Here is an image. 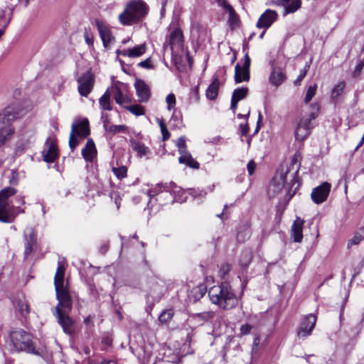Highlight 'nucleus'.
<instances>
[{
  "mask_svg": "<svg viewBox=\"0 0 364 364\" xmlns=\"http://www.w3.org/2000/svg\"><path fill=\"white\" fill-rule=\"evenodd\" d=\"M364 240V227L358 228L353 234V236L348 240L347 247L350 248L353 245H358Z\"/></svg>",
  "mask_w": 364,
  "mask_h": 364,
  "instance_id": "obj_31",
  "label": "nucleus"
},
{
  "mask_svg": "<svg viewBox=\"0 0 364 364\" xmlns=\"http://www.w3.org/2000/svg\"><path fill=\"white\" fill-rule=\"evenodd\" d=\"M216 1L219 6L228 10L229 12L232 13L233 11L232 7L228 4L227 0H216Z\"/></svg>",
  "mask_w": 364,
  "mask_h": 364,
  "instance_id": "obj_49",
  "label": "nucleus"
},
{
  "mask_svg": "<svg viewBox=\"0 0 364 364\" xmlns=\"http://www.w3.org/2000/svg\"><path fill=\"white\" fill-rule=\"evenodd\" d=\"M251 329H252V326H250V324L247 323V324L242 325L240 327V334L241 335H247L250 333Z\"/></svg>",
  "mask_w": 364,
  "mask_h": 364,
  "instance_id": "obj_51",
  "label": "nucleus"
},
{
  "mask_svg": "<svg viewBox=\"0 0 364 364\" xmlns=\"http://www.w3.org/2000/svg\"><path fill=\"white\" fill-rule=\"evenodd\" d=\"M192 36L197 41H203L206 35V29L203 25L198 21H193L191 27Z\"/></svg>",
  "mask_w": 364,
  "mask_h": 364,
  "instance_id": "obj_25",
  "label": "nucleus"
},
{
  "mask_svg": "<svg viewBox=\"0 0 364 364\" xmlns=\"http://www.w3.org/2000/svg\"><path fill=\"white\" fill-rule=\"evenodd\" d=\"M112 171L118 178L122 179L127 176V168L126 166H122L118 168H113Z\"/></svg>",
  "mask_w": 364,
  "mask_h": 364,
  "instance_id": "obj_43",
  "label": "nucleus"
},
{
  "mask_svg": "<svg viewBox=\"0 0 364 364\" xmlns=\"http://www.w3.org/2000/svg\"><path fill=\"white\" fill-rule=\"evenodd\" d=\"M20 203H22V204H23V203H24V200H23V198H21V199L20 200Z\"/></svg>",
  "mask_w": 364,
  "mask_h": 364,
  "instance_id": "obj_64",
  "label": "nucleus"
},
{
  "mask_svg": "<svg viewBox=\"0 0 364 364\" xmlns=\"http://www.w3.org/2000/svg\"><path fill=\"white\" fill-rule=\"evenodd\" d=\"M25 250L24 255L28 257L36 245V235L32 228H27L24 231Z\"/></svg>",
  "mask_w": 364,
  "mask_h": 364,
  "instance_id": "obj_15",
  "label": "nucleus"
},
{
  "mask_svg": "<svg viewBox=\"0 0 364 364\" xmlns=\"http://www.w3.org/2000/svg\"><path fill=\"white\" fill-rule=\"evenodd\" d=\"M296 172L297 171H296L295 172H294L292 174H291L290 177L291 178V181H295V176L296 174Z\"/></svg>",
  "mask_w": 364,
  "mask_h": 364,
  "instance_id": "obj_59",
  "label": "nucleus"
},
{
  "mask_svg": "<svg viewBox=\"0 0 364 364\" xmlns=\"http://www.w3.org/2000/svg\"><path fill=\"white\" fill-rule=\"evenodd\" d=\"M112 93L109 88H108L104 95L100 98L99 100V104L100 107L103 110H112V107L110 104V97H111Z\"/></svg>",
  "mask_w": 364,
  "mask_h": 364,
  "instance_id": "obj_32",
  "label": "nucleus"
},
{
  "mask_svg": "<svg viewBox=\"0 0 364 364\" xmlns=\"http://www.w3.org/2000/svg\"><path fill=\"white\" fill-rule=\"evenodd\" d=\"M97 26L100 34V37L103 41L104 46L105 47L108 46L112 41V36L109 30L107 28V26L99 21L97 22Z\"/></svg>",
  "mask_w": 364,
  "mask_h": 364,
  "instance_id": "obj_28",
  "label": "nucleus"
},
{
  "mask_svg": "<svg viewBox=\"0 0 364 364\" xmlns=\"http://www.w3.org/2000/svg\"><path fill=\"white\" fill-rule=\"evenodd\" d=\"M146 50V43L134 46L132 48L118 50L117 55L127 56L129 58H139L142 55Z\"/></svg>",
  "mask_w": 364,
  "mask_h": 364,
  "instance_id": "obj_19",
  "label": "nucleus"
},
{
  "mask_svg": "<svg viewBox=\"0 0 364 364\" xmlns=\"http://www.w3.org/2000/svg\"><path fill=\"white\" fill-rule=\"evenodd\" d=\"M307 68H309V66L306 65L304 69L301 70L299 75L298 76V77L294 82V85L297 86V85H300L301 80L304 79V77L306 75Z\"/></svg>",
  "mask_w": 364,
  "mask_h": 364,
  "instance_id": "obj_48",
  "label": "nucleus"
},
{
  "mask_svg": "<svg viewBox=\"0 0 364 364\" xmlns=\"http://www.w3.org/2000/svg\"><path fill=\"white\" fill-rule=\"evenodd\" d=\"M247 171H248L249 174L251 176L255 172V170L256 168V164L253 161H250L247 164Z\"/></svg>",
  "mask_w": 364,
  "mask_h": 364,
  "instance_id": "obj_52",
  "label": "nucleus"
},
{
  "mask_svg": "<svg viewBox=\"0 0 364 364\" xmlns=\"http://www.w3.org/2000/svg\"><path fill=\"white\" fill-rule=\"evenodd\" d=\"M316 322V317L315 315L309 314L306 316L300 324L298 336L299 337L305 338L309 335L314 329Z\"/></svg>",
  "mask_w": 364,
  "mask_h": 364,
  "instance_id": "obj_14",
  "label": "nucleus"
},
{
  "mask_svg": "<svg viewBox=\"0 0 364 364\" xmlns=\"http://www.w3.org/2000/svg\"><path fill=\"white\" fill-rule=\"evenodd\" d=\"M277 18V13L271 9H267L263 13L257 23L259 28H268Z\"/></svg>",
  "mask_w": 364,
  "mask_h": 364,
  "instance_id": "obj_16",
  "label": "nucleus"
},
{
  "mask_svg": "<svg viewBox=\"0 0 364 364\" xmlns=\"http://www.w3.org/2000/svg\"><path fill=\"white\" fill-rule=\"evenodd\" d=\"M176 145L178 147V152L182 153L186 151V138L181 136L176 141Z\"/></svg>",
  "mask_w": 364,
  "mask_h": 364,
  "instance_id": "obj_47",
  "label": "nucleus"
},
{
  "mask_svg": "<svg viewBox=\"0 0 364 364\" xmlns=\"http://www.w3.org/2000/svg\"><path fill=\"white\" fill-rule=\"evenodd\" d=\"M12 350L26 351L34 355H41L39 350H36L31 341V336L22 329L13 331L10 333Z\"/></svg>",
  "mask_w": 364,
  "mask_h": 364,
  "instance_id": "obj_6",
  "label": "nucleus"
},
{
  "mask_svg": "<svg viewBox=\"0 0 364 364\" xmlns=\"http://www.w3.org/2000/svg\"><path fill=\"white\" fill-rule=\"evenodd\" d=\"M280 5L284 8V15L296 12L301 8V0H279Z\"/></svg>",
  "mask_w": 364,
  "mask_h": 364,
  "instance_id": "obj_23",
  "label": "nucleus"
},
{
  "mask_svg": "<svg viewBox=\"0 0 364 364\" xmlns=\"http://www.w3.org/2000/svg\"><path fill=\"white\" fill-rule=\"evenodd\" d=\"M250 62V58L246 54L242 66H240L239 64L235 65V81L236 83L249 81Z\"/></svg>",
  "mask_w": 364,
  "mask_h": 364,
  "instance_id": "obj_11",
  "label": "nucleus"
},
{
  "mask_svg": "<svg viewBox=\"0 0 364 364\" xmlns=\"http://www.w3.org/2000/svg\"><path fill=\"white\" fill-rule=\"evenodd\" d=\"M167 103V109L171 111L175 108L176 106V97L173 94H168L166 97Z\"/></svg>",
  "mask_w": 364,
  "mask_h": 364,
  "instance_id": "obj_46",
  "label": "nucleus"
},
{
  "mask_svg": "<svg viewBox=\"0 0 364 364\" xmlns=\"http://www.w3.org/2000/svg\"><path fill=\"white\" fill-rule=\"evenodd\" d=\"M208 296L211 302L223 309H231L237 304V299L228 284L210 288Z\"/></svg>",
  "mask_w": 364,
  "mask_h": 364,
  "instance_id": "obj_3",
  "label": "nucleus"
},
{
  "mask_svg": "<svg viewBox=\"0 0 364 364\" xmlns=\"http://www.w3.org/2000/svg\"><path fill=\"white\" fill-rule=\"evenodd\" d=\"M249 114H250V112H248V113H247V116H248ZM246 117V115H245V116H243V115H242L241 114H238V117H239V118H242V117Z\"/></svg>",
  "mask_w": 364,
  "mask_h": 364,
  "instance_id": "obj_60",
  "label": "nucleus"
},
{
  "mask_svg": "<svg viewBox=\"0 0 364 364\" xmlns=\"http://www.w3.org/2000/svg\"><path fill=\"white\" fill-rule=\"evenodd\" d=\"M316 88L317 85L316 84L309 87L304 98V102L306 104H308L312 100L316 94Z\"/></svg>",
  "mask_w": 364,
  "mask_h": 364,
  "instance_id": "obj_42",
  "label": "nucleus"
},
{
  "mask_svg": "<svg viewBox=\"0 0 364 364\" xmlns=\"http://www.w3.org/2000/svg\"><path fill=\"white\" fill-rule=\"evenodd\" d=\"M346 87V83L344 81L339 82L332 90L331 92V97L335 99L339 97Z\"/></svg>",
  "mask_w": 364,
  "mask_h": 364,
  "instance_id": "obj_39",
  "label": "nucleus"
},
{
  "mask_svg": "<svg viewBox=\"0 0 364 364\" xmlns=\"http://www.w3.org/2000/svg\"><path fill=\"white\" fill-rule=\"evenodd\" d=\"M173 316V310L168 309V310L163 311L160 314L159 319L161 323H167L168 322H169L171 320Z\"/></svg>",
  "mask_w": 364,
  "mask_h": 364,
  "instance_id": "obj_41",
  "label": "nucleus"
},
{
  "mask_svg": "<svg viewBox=\"0 0 364 364\" xmlns=\"http://www.w3.org/2000/svg\"><path fill=\"white\" fill-rule=\"evenodd\" d=\"M223 215V213H221L220 214H218L217 215V217L220 218H222V215Z\"/></svg>",
  "mask_w": 364,
  "mask_h": 364,
  "instance_id": "obj_61",
  "label": "nucleus"
},
{
  "mask_svg": "<svg viewBox=\"0 0 364 364\" xmlns=\"http://www.w3.org/2000/svg\"><path fill=\"white\" fill-rule=\"evenodd\" d=\"M251 231L248 225H245L240 228L237 234V240L238 242H244L250 237Z\"/></svg>",
  "mask_w": 364,
  "mask_h": 364,
  "instance_id": "obj_35",
  "label": "nucleus"
},
{
  "mask_svg": "<svg viewBox=\"0 0 364 364\" xmlns=\"http://www.w3.org/2000/svg\"><path fill=\"white\" fill-rule=\"evenodd\" d=\"M97 154V150L94 141L88 139L85 147L82 150L83 158L87 161H92Z\"/></svg>",
  "mask_w": 364,
  "mask_h": 364,
  "instance_id": "obj_24",
  "label": "nucleus"
},
{
  "mask_svg": "<svg viewBox=\"0 0 364 364\" xmlns=\"http://www.w3.org/2000/svg\"><path fill=\"white\" fill-rule=\"evenodd\" d=\"M85 39L88 45L92 44V39L89 37V35L87 32L85 33Z\"/></svg>",
  "mask_w": 364,
  "mask_h": 364,
  "instance_id": "obj_56",
  "label": "nucleus"
},
{
  "mask_svg": "<svg viewBox=\"0 0 364 364\" xmlns=\"http://www.w3.org/2000/svg\"><path fill=\"white\" fill-rule=\"evenodd\" d=\"M364 144V134H363V136L360 140V141L359 142L358 145L357 146V147L355 148V150H358V148L363 144Z\"/></svg>",
  "mask_w": 364,
  "mask_h": 364,
  "instance_id": "obj_57",
  "label": "nucleus"
},
{
  "mask_svg": "<svg viewBox=\"0 0 364 364\" xmlns=\"http://www.w3.org/2000/svg\"><path fill=\"white\" fill-rule=\"evenodd\" d=\"M215 314L213 311H204L193 315L194 319L197 321H208L213 318Z\"/></svg>",
  "mask_w": 364,
  "mask_h": 364,
  "instance_id": "obj_38",
  "label": "nucleus"
},
{
  "mask_svg": "<svg viewBox=\"0 0 364 364\" xmlns=\"http://www.w3.org/2000/svg\"><path fill=\"white\" fill-rule=\"evenodd\" d=\"M167 188V186L163 184H157L154 188L149 190L147 193L151 197L154 196L159 193L166 191Z\"/></svg>",
  "mask_w": 364,
  "mask_h": 364,
  "instance_id": "obj_44",
  "label": "nucleus"
},
{
  "mask_svg": "<svg viewBox=\"0 0 364 364\" xmlns=\"http://www.w3.org/2000/svg\"><path fill=\"white\" fill-rule=\"evenodd\" d=\"M240 132H241V134L242 135H246L248 132H249V127H248V124L246 123V124H240Z\"/></svg>",
  "mask_w": 364,
  "mask_h": 364,
  "instance_id": "obj_55",
  "label": "nucleus"
},
{
  "mask_svg": "<svg viewBox=\"0 0 364 364\" xmlns=\"http://www.w3.org/2000/svg\"><path fill=\"white\" fill-rule=\"evenodd\" d=\"M289 170L278 171L269 184L268 193L270 196H274L279 193L287 183Z\"/></svg>",
  "mask_w": 364,
  "mask_h": 364,
  "instance_id": "obj_8",
  "label": "nucleus"
},
{
  "mask_svg": "<svg viewBox=\"0 0 364 364\" xmlns=\"http://www.w3.org/2000/svg\"><path fill=\"white\" fill-rule=\"evenodd\" d=\"M90 134L89 122L87 119L73 123L69 137V146L73 151L79 144L77 136L84 139Z\"/></svg>",
  "mask_w": 364,
  "mask_h": 364,
  "instance_id": "obj_7",
  "label": "nucleus"
},
{
  "mask_svg": "<svg viewBox=\"0 0 364 364\" xmlns=\"http://www.w3.org/2000/svg\"><path fill=\"white\" fill-rule=\"evenodd\" d=\"M223 269V270L224 271V272L225 273V272H228V271L230 270V268H229V266H228V265H226V266L223 267V269Z\"/></svg>",
  "mask_w": 364,
  "mask_h": 364,
  "instance_id": "obj_58",
  "label": "nucleus"
},
{
  "mask_svg": "<svg viewBox=\"0 0 364 364\" xmlns=\"http://www.w3.org/2000/svg\"><path fill=\"white\" fill-rule=\"evenodd\" d=\"M16 190L12 187H7L0 191V203H9L7 199L14 196Z\"/></svg>",
  "mask_w": 364,
  "mask_h": 364,
  "instance_id": "obj_36",
  "label": "nucleus"
},
{
  "mask_svg": "<svg viewBox=\"0 0 364 364\" xmlns=\"http://www.w3.org/2000/svg\"><path fill=\"white\" fill-rule=\"evenodd\" d=\"M129 141L132 149L136 152L138 157L142 158L150 154V149L144 144L133 139Z\"/></svg>",
  "mask_w": 364,
  "mask_h": 364,
  "instance_id": "obj_27",
  "label": "nucleus"
},
{
  "mask_svg": "<svg viewBox=\"0 0 364 364\" xmlns=\"http://www.w3.org/2000/svg\"><path fill=\"white\" fill-rule=\"evenodd\" d=\"M47 150L43 151V160L48 163H52L58 157L57 147L53 141H47Z\"/></svg>",
  "mask_w": 364,
  "mask_h": 364,
  "instance_id": "obj_26",
  "label": "nucleus"
},
{
  "mask_svg": "<svg viewBox=\"0 0 364 364\" xmlns=\"http://www.w3.org/2000/svg\"><path fill=\"white\" fill-rule=\"evenodd\" d=\"M183 43V36L182 31L179 28H176L172 31L168 37V42L164 44V48L168 47L173 53L174 50H179L182 49Z\"/></svg>",
  "mask_w": 364,
  "mask_h": 364,
  "instance_id": "obj_12",
  "label": "nucleus"
},
{
  "mask_svg": "<svg viewBox=\"0 0 364 364\" xmlns=\"http://www.w3.org/2000/svg\"><path fill=\"white\" fill-rule=\"evenodd\" d=\"M287 79L286 75L282 69L279 67H273L269 77L270 84L274 87L282 85Z\"/></svg>",
  "mask_w": 364,
  "mask_h": 364,
  "instance_id": "obj_20",
  "label": "nucleus"
},
{
  "mask_svg": "<svg viewBox=\"0 0 364 364\" xmlns=\"http://www.w3.org/2000/svg\"><path fill=\"white\" fill-rule=\"evenodd\" d=\"M3 34H4V31L0 29V38L2 36Z\"/></svg>",
  "mask_w": 364,
  "mask_h": 364,
  "instance_id": "obj_62",
  "label": "nucleus"
},
{
  "mask_svg": "<svg viewBox=\"0 0 364 364\" xmlns=\"http://www.w3.org/2000/svg\"><path fill=\"white\" fill-rule=\"evenodd\" d=\"M139 66L144 68H151L152 65L150 63L149 58L146 59L145 60H143L139 63Z\"/></svg>",
  "mask_w": 364,
  "mask_h": 364,
  "instance_id": "obj_54",
  "label": "nucleus"
},
{
  "mask_svg": "<svg viewBox=\"0 0 364 364\" xmlns=\"http://www.w3.org/2000/svg\"><path fill=\"white\" fill-rule=\"evenodd\" d=\"M331 187L330 183L323 182L318 187L314 188L311 194L312 200L316 204L323 203L328 196Z\"/></svg>",
  "mask_w": 364,
  "mask_h": 364,
  "instance_id": "obj_13",
  "label": "nucleus"
},
{
  "mask_svg": "<svg viewBox=\"0 0 364 364\" xmlns=\"http://www.w3.org/2000/svg\"><path fill=\"white\" fill-rule=\"evenodd\" d=\"M147 13V6L141 1H132L129 2L124 11L119 15V21L124 26H129L138 21Z\"/></svg>",
  "mask_w": 364,
  "mask_h": 364,
  "instance_id": "obj_4",
  "label": "nucleus"
},
{
  "mask_svg": "<svg viewBox=\"0 0 364 364\" xmlns=\"http://www.w3.org/2000/svg\"><path fill=\"white\" fill-rule=\"evenodd\" d=\"M134 86L140 102H146L150 98L149 86L141 80H136Z\"/></svg>",
  "mask_w": 364,
  "mask_h": 364,
  "instance_id": "obj_18",
  "label": "nucleus"
},
{
  "mask_svg": "<svg viewBox=\"0 0 364 364\" xmlns=\"http://www.w3.org/2000/svg\"><path fill=\"white\" fill-rule=\"evenodd\" d=\"M115 203H116L117 208H119V205H120L119 203H118L117 201H116Z\"/></svg>",
  "mask_w": 364,
  "mask_h": 364,
  "instance_id": "obj_63",
  "label": "nucleus"
},
{
  "mask_svg": "<svg viewBox=\"0 0 364 364\" xmlns=\"http://www.w3.org/2000/svg\"><path fill=\"white\" fill-rule=\"evenodd\" d=\"M14 306L22 316H26L29 313L28 304L23 296L14 301Z\"/></svg>",
  "mask_w": 364,
  "mask_h": 364,
  "instance_id": "obj_30",
  "label": "nucleus"
},
{
  "mask_svg": "<svg viewBox=\"0 0 364 364\" xmlns=\"http://www.w3.org/2000/svg\"><path fill=\"white\" fill-rule=\"evenodd\" d=\"M126 109L136 116L144 115L145 113L144 108L139 105H130L126 107Z\"/></svg>",
  "mask_w": 364,
  "mask_h": 364,
  "instance_id": "obj_40",
  "label": "nucleus"
},
{
  "mask_svg": "<svg viewBox=\"0 0 364 364\" xmlns=\"http://www.w3.org/2000/svg\"><path fill=\"white\" fill-rule=\"evenodd\" d=\"M179 154H181L178 158L180 164H186L187 166L193 168H199V164L192 157L188 151H186Z\"/></svg>",
  "mask_w": 364,
  "mask_h": 364,
  "instance_id": "obj_29",
  "label": "nucleus"
},
{
  "mask_svg": "<svg viewBox=\"0 0 364 364\" xmlns=\"http://www.w3.org/2000/svg\"><path fill=\"white\" fill-rule=\"evenodd\" d=\"M363 68H364V58H363V60L360 62L356 65L355 70H354V73H353L354 76L356 77V76L359 75Z\"/></svg>",
  "mask_w": 364,
  "mask_h": 364,
  "instance_id": "obj_50",
  "label": "nucleus"
},
{
  "mask_svg": "<svg viewBox=\"0 0 364 364\" xmlns=\"http://www.w3.org/2000/svg\"><path fill=\"white\" fill-rule=\"evenodd\" d=\"M111 93L118 105H123L131 101L129 95L128 85L125 83L117 81L112 86Z\"/></svg>",
  "mask_w": 364,
  "mask_h": 364,
  "instance_id": "obj_9",
  "label": "nucleus"
},
{
  "mask_svg": "<svg viewBox=\"0 0 364 364\" xmlns=\"http://www.w3.org/2000/svg\"><path fill=\"white\" fill-rule=\"evenodd\" d=\"M65 268L59 264L54 278L56 297L58 304L55 307L56 316L59 324L65 333L71 334L74 331L73 320L68 316L72 309V301L68 289L64 286Z\"/></svg>",
  "mask_w": 364,
  "mask_h": 364,
  "instance_id": "obj_1",
  "label": "nucleus"
},
{
  "mask_svg": "<svg viewBox=\"0 0 364 364\" xmlns=\"http://www.w3.org/2000/svg\"><path fill=\"white\" fill-rule=\"evenodd\" d=\"M18 214L15 212L14 205L10 203H0V221L11 223Z\"/></svg>",
  "mask_w": 364,
  "mask_h": 364,
  "instance_id": "obj_17",
  "label": "nucleus"
},
{
  "mask_svg": "<svg viewBox=\"0 0 364 364\" xmlns=\"http://www.w3.org/2000/svg\"><path fill=\"white\" fill-rule=\"evenodd\" d=\"M31 109L32 106L30 104H14L6 107L0 114V147L8 142L14 134L11 122L23 117Z\"/></svg>",
  "mask_w": 364,
  "mask_h": 364,
  "instance_id": "obj_2",
  "label": "nucleus"
},
{
  "mask_svg": "<svg viewBox=\"0 0 364 364\" xmlns=\"http://www.w3.org/2000/svg\"><path fill=\"white\" fill-rule=\"evenodd\" d=\"M78 92L80 95L87 97L91 92L94 83L95 78L90 70H87L82 75L77 79Z\"/></svg>",
  "mask_w": 364,
  "mask_h": 364,
  "instance_id": "obj_10",
  "label": "nucleus"
},
{
  "mask_svg": "<svg viewBox=\"0 0 364 364\" xmlns=\"http://www.w3.org/2000/svg\"><path fill=\"white\" fill-rule=\"evenodd\" d=\"M219 88V81L218 79L214 80V81L209 85L208 89L206 90V96L210 100H214L218 96Z\"/></svg>",
  "mask_w": 364,
  "mask_h": 364,
  "instance_id": "obj_34",
  "label": "nucleus"
},
{
  "mask_svg": "<svg viewBox=\"0 0 364 364\" xmlns=\"http://www.w3.org/2000/svg\"><path fill=\"white\" fill-rule=\"evenodd\" d=\"M105 118L104 119V127L105 129L112 134H116L119 132H126L127 131V127H126L124 125H112L108 127L107 126V115L102 114V119Z\"/></svg>",
  "mask_w": 364,
  "mask_h": 364,
  "instance_id": "obj_33",
  "label": "nucleus"
},
{
  "mask_svg": "<svg viewBox=\"0 0 364 364\" xmlns=\"http://www.w3.org/2000/svg\"><path fill=\"white\" fill-rule=\"evenodd\" d=\"M20 0H8L7 1V8L8 9L12 12L14 7L17 5Z\"/></svg>",
  "mask_w": 364,
  "mask_h": 364,
  "instance_id": "obj_53",
  "label": "nucleus"
},
{
  "mask_svg": "<svg viewBox=\"0 0 364 364\" xmlns=\"http://www.w3.org/2000/svg\"><path fill=\"white\" fill-rule=\"evenodd\" d=\"M247 87L237 88L233 91L231 99V109L233 112L237 109L238 102L245 99L247 95Z\"/></svg>",
  "mask_w": 364,
  "mask_h": 364,
  "instance_id": "obj_22",
  "label": "nucleus"
},
{
  "mask_svg": "<svg viewBox=\"0 0 364 364\" xmlns=\"http://www.w3.org/2000/svg\"><path fill=\"white\" fill-rule=\"evenodd\" d=\"M309 109L307 112L302 114L295 129V138L300 141H303L309 135L312 128L311 122L318 116L319 105L317 103H313L309 105Z\"/></svg>",
  "mask_w": 364,
  "mask_h": 364,
  "instance_id": "obj_5",
  "label": "nucleus"
},
{
  "mask_svg": "<svg viewBox=\"0 0 364 364\" xmlns=\"http://www.w3.org/2000/svg\"><path fill=\"white\" fill-rule=\"evenodd\" d=\"M252 260V253L250 250H245L241 253L240 264L242 267H246Z\"/></svg>",
  "mask_w": 364,
  "mask_h": 364,
  "instance_id": "obj_37",
  "label": "nucleus"
},
{
  "mask_svg": "<svg viewBox=\"0 0 364 364\" xmlns=\"http://www.w3.org/2000/svg\"><path fill=\"white\" fill-rule=\"evenodd\" d=\"M157 121L159 122V125L160 127L161 132V134L163 136V140L166 141V140L168 139L171 134H170L168 130L167 129L164 122L161 119H158Z\"/></svg>",
  "mask_w": 364,
  "mask_h": 364,
  "instance_id": "obj_45",
  "label": "nucleus"
},
{
  "mask_svg": "<svg viewBox=\"0 0 364 364\" xmlns=\"http://www.w3.org/2000/svg\"><path fill=\"white\" fill-rule=\"evenodd\" d=\"M304 220L296 218L291 226V237L295 242H301L303 238V225Z\"/></svg>",
  "mask_w": 364,
  "mask_h": 364,
  "instance_id": "obj_21",
  "label": "nucleus"
}]
</instances>
